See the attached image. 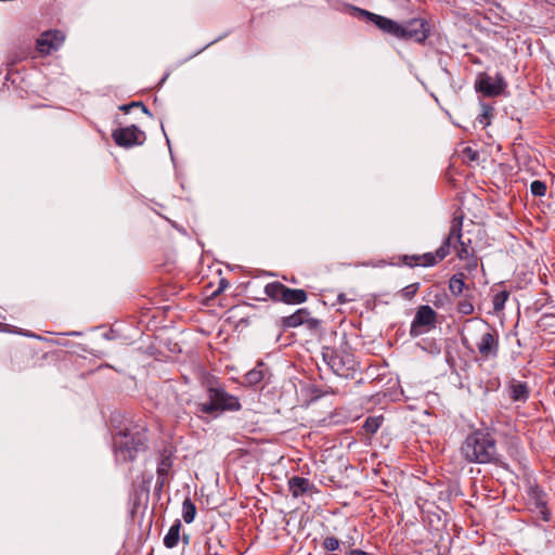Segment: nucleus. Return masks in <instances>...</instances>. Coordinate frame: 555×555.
Masks as SVG:
<instances>
[{"instance_id":"obj_1","label":"nucleus","mask_w":555,"mask_h":555,"mask_svg":"<svg viewBox=\"0 0 555 555\" xmlns=\"http://www.w3.org/2000/svg\"><path fill=\"white\" fill-rule=\"evenodd\" d=\"M351 10L359 18L375 25L384 35L401 41L424 44L430 36L429 23L424 18L414 17L399 23L358 7H351Z\"/></svg>"},{"instance_id":"obj_2","label":"nucleus","mask_w":555,"mask_h":555,"mask_svg":"<svg viewBox=\"0 0 555 555\" xmlns=\"http://www.w3.org/2000/svg\"><path fill=\"white\" fill-rule=\"evenodd\" d=\"M461 453L469 463H498L500 453L493 430L479 428L472 431L463 441Z\"/></svg>"},{"instance_id":"obj_3","label":"nucleus","mask_w":555,"mask_h":555,"mask_svg":"<svg viewBox=\"0 0 555 555\" xmlns=\"http://www.w3.org/2000/svg\"><path fill=\"white\" fill-rule=\"evenodd\" d=\"M208 401L196 403V414L218 416L223 412H236L242 409L240 399L229 393L224 387L219 384H210L207 387Z\"/></svg>"},{"instance_id":"obj_4","label":"nucleus","mask_w":555,"mask_h":555,"mask_svg":"<svg viewBox=\"0 0 555 555\" xmlns=\"http://www.w3.org/2000/svg\"><path fill=\"white\" fill-rule=\"evenodd\" d=\"M146 430L141 426H133L119 430L114 436V451L118 461L132 462L146 441Z\"/></svg>"},{"instance_id":"obj_5","label":"nucleus","mask_w":555,"mask_h":555,"mask_svg":"<svg viewBox=\"0 0 555 555\" xmlns=\"http://www.w3.org/2000/svg\"><path fill=\"white\" fill-rule=\"evenodd\" d=\"M322 357L336 375L345 378H353L358 370V362L354 356L348 350L347 343H345L339 350L327 346L323 347Z\"/></svg>"},{"instance_id":"obj_6","label":"nucleus","mask_w":555,"mask_h":555,"mask_svg":"<svg viewBox=\"0 0 555 555\" xmlns=\"http://www.w3.org/2000/svg\"><path fill=\"white\" fill-rule=\"evenodd\" d=\"M460 227L461 219L453 218L451 221L449 233L444 241L442 242L441 246L435 253H425L421 255V267H434L437 263L441 262L450 254L453 238H459L460 236Z\"/></svg>"},{"instance_id":"obj_7","label":"nucleus","mask_w":555,"mask_h":555,"mask_svg":"<svg viewBox=\"0 0 555 555\" xmlns=\"http://www.w3.org/2000/svg\"><path fill=\"white\" fill-rule=\"evenodd\" d=\"M476 348L480 360L488 361L495 359L500 352V337L496 330L488 324L482 326L480 336L476 343Z\"/></svg>"},{"instance_id":"obj_8","label":"nucleus","mask_w":555,"mask_h":555,"mask_svg":"<svg viewBox=\"0 0 555 555\" xmlns=\"http://www.w3.org/2000/svg\"><path fill=\"white\" fill-rule=\"evenodd\" d=\"M437 318V312L430 306H420L411 323L410 335L412 337H418L429 332L431 328L436 327Z\"/></svg>"},{"instance_id":"obj_9","label":"nucleus","mask_w":555,"mask_h":555,"mask_svg":"<svg viewBox=\"0 0 555 555\" xmlns=\"http://www.w3.org/2000/svg\"><path fill=\"white\" fill-rule=\"evenodd\" d=\"M112 138L118 146L128 149L134 145H142L145 141V133L137 126L131 125L115 129L112 132Z\"/></svg>"},{"instance_id":"obj_10","label":"nucleus","mask_w":555,"mask_h":555,"mask_svg":"<svg viewBox=\"0 0 555 555\" xmlns=\"http://www.w3.org/2000/svg\"><path fill=\"white\" fill-rule=\"evenodd\" d=\"M453 218L461 219V227L460 236L459 238H453L451 247H453L454 250L456 251V256L459 257V259L466 261L467 269L475 270L478 267V258L474 247L472 246V241L468 240L467 242H464L462 240L463 216H454Z\"/></svg>"},{"instance_id":"obj_11","label":"nucleus","mask_w":555,"mask_h":555,"mask_svg":"<svg viewBox=\"0 0 555 555\" xmlns=\"http://www.w3.org/2000/svg\"><path fill=\"white\" fill-rule=\"evenodd\" d=\"M506 86L507 85L501 75H496V77L493 79L486 73L479 74L475 82L477 92H480L482 95L488 98L501 95L504 92Z\"/></svg>"},{"instance_id":"obj_12","label":"nucleus","mask_w":555,"mask_h":555,"mask_svg":"<svg viewBox=\"0 0 555 555\" xmlns=\"http://www.w3.org/2000/svg\"><path fill=\"white\" fill-rule=\"evenodd\" d=\"M300 325H306L310 331H317L320 327V321L311 318L310 312L306 308L298 309L288 317L280 320V326L285 331Z\"/></svg>"},{"instance_id":"obj_13","label":"nucleus","mask_w":555,"mask_h":555,"mask_svg":"<svg viewBox=\"0 0 555 555\" xmlns=\"http://www.w3.org/2000/svg\"><path fill=\"white\" fill-rule=\"evenodd\" d=\"M529 505L532 512H535L543 521H550L552 513L547 507L546 494L538 487L531 488L529 492Z\"/></svg>"},{"instance_id":"obj_14","label":"nucleus","mask_w":555,"mask_h":555,"mask_svg":"<svg viewBox=\"0 0 555 555\" xmlns=\"http://www.w3.org/2000/svg\"><path fill=\"white\" fill-rule=\"evenodd\" d=\"M64 41V36L59 30H49L37 39V50L41 54H49L52 50L57 49Z\"/></svg>"},{"instance_id":"obj_15","label":"nucleus","mask_w":555,"mask_h":555,"mask_svg":"<svg viewBox=\"0 0 555 555\" xmlns=\"http://www.w3.org/2000/svg\"><path fill=\"white\" fill-rule=\"evenodd\" d=\"M288 489L294 498H299L311 493L314 490V486L307 478L294 476L288 480Z\"/></svg>"},{"instance_id":"obj_16","label":"nucleus","mask_w":555,"mask_h":555,"mask_svg":"<svg viewBox=\"0 0 555 555\" xmlns=\"http://www.w3.org/2000/svg\"><path fill=\"white\" fill-rule=\"evenodd\" d=\"M508 391L514 402H526L530 396L528 384L514 378L508 383Z\"/></svg>"},{"instance_id":"obj_17","label":"nucleus","mask_w":555,"mask_h":555,"mask_svg":"<svg viewBox=\"0 0 555 555\" xmlns=\"http://www.w3.org/2000/svg\"><path fill=\"white\" fill-rule=\"evenodd\" d=\"M175 449L171 446L164 447L159 452V460L157 464V475L168 476L172 467V459Z\"/></svg>"},{"instance_id":"obj_18","label":"nucleus","mask_w":555,"mask_h":555,"mask_svg":"<svg viewBox=\"0 0 555 555\" xmlns=\"http://www.w3.org/2000/svg\"><path fill=\"white\" fill-rule=\"evenodd\" d=\"M289 287L281 282H271L264 286V294L273 301H282L285 304Z\"/></svg>"},{"instance_id":"obj_19","label":"nucleus","mask_w":555,"mask_h":555,"mask_svg":"<svg viewBox=\"0 0 555 555\" xmlns=\"http://www.w3.org/2000/svg\"><path fill=\"white\" fill-rule=\"evenodd\" d=\"M180 529L181 522L179 519H177L164 538V544L166 547L172 548L178 545L180 539Z\"/></svg>"},{"instance_id":"obj_20","label":"nucleus","mask_w":555,"mask_h":555,"mask_svg":"<svg viewBox=\"0 0 555 555\" xmlns=\"http://www.w3.org/2000/svg\"><path fill=\"white\" fill-rule=\"evenodd\" d=\"M465 275L463 273H456L451 276L449 281V289L454 296H460L463 291L466 288V284L464 282Z\"/></svg>"},{"instance_id":"obj_21","label":"nucleus","mask_w":555,"mask_h":555,"mask_svg":"<svg viewBox=\"0 0 555 555\" xmlns=\"http://www.w3.org/2000/svg\"><path fill=\"white\" fill-rule=\"evenodd\" d=\"M308 295L306 291L298 288H289L287 292L286 305H299L307 301Z\"/></svg>"},{"instance_id":"obj_22","label":"nucleus","mask_w":555,"mask_h":555,"mask_svg":"<svg viewBox=\"0 0 555 555\" xmlns=\"http://www.w3.org/2000/svg\"><path fill=\"white\" fill-rule=\"evenodd\" d=\"M262 366L263 363L260 362L255 369L246 373L245 380L248 385H257L263 379L264 372Z\"/></svg>"},{"instance_id":"obj_23","label":"nucleus","mask_w":555,"mask_h":555,"mask_svg":"<svg viewBox=\"0 0 555 555\" xmlns=\"http://www.w3.org/2000/svg\"><path fill=\"white\" fill-rule=\"evenodd\" d=\"M195 515H196V506L191 501V499L186 498L183 501V504H182V517H183V520L186 524H191L194 520Z\"/></svg>"},{"instance_id":"obj_24","label":"nucleus","mask_w":555,"mask_h":555,"mask_svg":"<svg viewBox=\"0 0 555 555\" xmlns=\"http://www.w3.org/2000/svg\"><path fill=\"white\" fill-rule=\"evenodd\" d=\"M384 421L383 416H370L363 424V429L366 434H375L382 426Z\"/></svg>"},{"instance_id":"obj_25","label":"nucleus","mask_w":555,"mask_h":555,"mask_svg":"<svg viewBox=\"0 0 555 555\" xmlns=\"http://www.w3.org/2000/svg\"><path fill=\"white\" fill-rule=\"evenodd\" d=\"M57 357L55 352H43L39 354L38 352L31 353L33 366H43V362H52L56 361Z\"/></svg>"},{"instance_id":"obj_26","label":"nucleus","mask_w":555,"mask_h":555,"mask_svg":"<svg viewBox=\"0 0 555 555\" xmlns=\"http://www.w3.org/2000/svg\"><path fill=\"white\" fill-rule=\"evenodd\" d=\"M508 297H509V293L507 291H502V292L496 293L493 296V300H492L493 310L495 312H501L504 309L505 302L508 299Z\"/></svg>"},{"instance_id":"obj_27","label":"nucleus","mask_w":555,"mask_h":555,"mask_svg":"<svg viewBox=\"0 0 555 555\" xmlns=\"http://www.w3.org/2000/svg\"><path fill=\"white\" fill-rule=\"evenodd\" d=\"M398 259L401 264L409 268L421 267V255H401Z\"/></svg>"},{"instance_id":"obj_28","label":"nucleus","mask_w":555,"mask_h":555,"mask_svg":"<svg viewBox=\"0 0 555 555\" xmlns=\"http://www.w3.org/2000/svg\"><path fill=\"white\" fill-rule=\"evenodd\" d=\"M530 191L533 196L542 197L546 194L547 186L545 182L541 180H534L531 182Z\"/></svg>"},{"instance_id":"obj_29","label":"nucleus","mask_w":555,"mask_h":555,"mask_svg":"<svg viewBox=\"0 0 555 555\" xmlns=\"http://www.w3.org/2000/svg\"><path fill=\"white\" fill-rule=\"evenodd\" d=\"M420 289V283H412L400 291L401 297L411 300Z\"/></svg>"},{"instance_id":"obj_30","label":"nucleus","mask_w":555,"mask_h":555,"mask_svg":"<svg viewBox=\"0 0 555 555\" xmlns=\"http://www.w3.org/2000/svg\"><path fill=\"white\" fill-rule=\"evenodd\" d=\"M456 310L463 315H469L474 312V305L468 299H462L457 302Z\"/></svg>"},{"instance_id":"obj_31","label":"nucleus","mask_w":555,"mask_h":555,"mask_svg":"<svg viewBox=\"0 0 555 555\" xmlns=\"http://www.w3.org/2000/svg\"><path fill=\"white\" fill-rule=\"evenodd\" d=\"M339 545H340L339 540L334 535L324 538V540L322 542L323 548L328 552L337 551L339 548Z\"/></svg>"},{"instance_id":"obj_32","label":"nucleus","mask_w":555,"mask_h":555,"mask_svg":"<svg viewBox=\"0 0 555 555\" xmlns=\"http://www.w3.org/2000/svg\"><path fill=\"white\" fill-rule=\"evenodd\" d=\"M166 483H168V476L157 475V480H156L157 490L160 491Z\"/></svg>"},{"instance_id":"obj_33","label":"nucleus","mask_w":555,"mask_h":555,"mask_svg":"<svg viewBox=\"0 0 555 555\" xmlns=\"http://www.w3.org/2000/svg\"><path fill=\"white\" fill-rule=\"evenodd\" d=\"M229 282L222 279L219 283L218 289L214 293V295L220 294L222 291H224L227 287H229Z\"/></svg>"},{"instance_id":"obj_34","label":"nucleus","mask_w":555,"mask_h":555,"mask_svg":"<svg viewBox=\"0 0 555 555\" xmlns=\"http://www.w3.org/2000/svg\"><path fill=\"white\" fill-rule=\"evenodd\" d=\"M131 104H134V107H141L143 113L151 115L147 107L142 102H131Z\"/></svg>"},{"instance_id":"obj_35","label":"nucleus","mask_w":555,"mask_h":555,"mask_svg":"<svg viewBox=\"0 0 555 555\" xmlns=\"http://www.w3.org/2000/svg\"><path fill=\"white\" fill-rule=\"evenodd\" d=\"M352 299H349L347 298L346 294L344 293H340L338 296H337V301L339 304H345V302H348V301H351Z\"/></svg>"},{"instance_id":"obj_36","label":"nucleus","mask_w":555,"mask_h":555,"mask_svg":"<svg viewBox=\"0 0 555 555\" xmlns=\"http://www.w3.org/2000/svg\"><path fill=\"white\" fill-rule=\"evenodd\" d=\"M464 153L467 154L472 160H474L477 156V153L474 152L470 147H466Z\"/></svg>"},{"instance_id":"obj_37","label":"nucleus","mask_w":555,"mask_h":555,"mask_svg":"<svg viewBox=\"0 0 555 555\" xmlns=\"http://www.w3.org/2000/svg\"><path fill=\"white\" fill-rule=\"evenodd\" d=\"M134 107V104H124L119 107L120 111H122L124 113L128 114L130 112V109Z\"/></svg>"},{"instance_id":"obj_38","label":"nucleus","mask_w":555,"mask_h":555,"mask_svg":"<svg viewBox=\"0 0 555 555\" xmlns=\"http://www.w3.org/2000/svg\"><path fill=\"white\" fill-rule=\"evenodd\" d=\"M206 546H207V554H206V555H218V553H217V552H215V553H211V552H210V551H211V547H210V544H209V542H208V541L206 542Z\"/></svg>"},{"instance_id":"obj_39","label":"nucleus","mask_w":555,"mask_h":555,"mask_svg":"<svg viewBox=\"0 0 555 555\" xmlns=\"http://www.w3.org/2000/svg\"><path fill=\"white\" fill-rule=\"evenodd\" d=\"M461 341L464 347L468 348V339L466 337L462 336Z\"/></svg>"},{"instance_id":"obj_40","label":"nucleus","mask_w":555,"mask_h":555,"mask_svg":"<svg viewBox=\"0 0 555 555\" xmlns=\"http://www.w3.org/2000/svg\"><path fill=\"white\" fill-rule=\"evenodd\" d=\"M189 539H190V538H189V535H186V534H184V535H183V542H184L185 544H188V543H189Z\"/></svg>"},{"instance_id":"obj_41","label":"nucleus","mask_w":555,"mask_h":555,"mask_svg":"<svg viewBox=\"0 0 555 555\" xmlns=\"http://www.w3.org/2000/svg\"><path fill=\"white\" fill-rule=\"evenodd\" d=\"M434 304H435V307H440V305H439V304H440V300H437V301H435Z\"/></svg>"},{"instance_id":"obj_42","label":"nucleus","mask_w":555,"mask_h":555,"mask_svg":"<svg viewBox=\"0 0 555 555\" xmlns=\"http://www.w3.org/2000/svg\"><path fill=\"white\" fill-rule=\"evenodd\" d=\"M434 304H435V307H440V305H439V304H440V300H437V301H435Z\"/></svg>"}]
</instances>
